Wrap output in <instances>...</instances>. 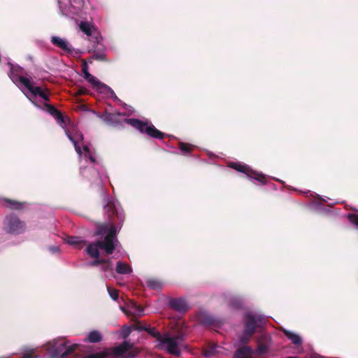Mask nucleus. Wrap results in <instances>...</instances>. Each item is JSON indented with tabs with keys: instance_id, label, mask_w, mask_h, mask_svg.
Listing matches in <instances>:
<instances>
[{
	"instance_id": "8",
	"label": "nucleus",
	"mask_w": 358,
	"mask_h": 358,
	"mask_svg": "<svg viewBox=\"0 0 358 358\" xmlns=\"http://www.w3.org/2000/svg\"><path fill=\"white\" fill-rule=\"evenodd\" d=\"M26 228L25 222L21 220L15 214L10 213L6 215L3 222V229L5 233L19 235L24 233Z\"/></svg>"
},
{
	"instance_id": "15",
	"label": "nucleus",
	"mask_w": 358,
	"mask_h": 358,
	"mask_svg": "<svg viewBox=\"0 0 358 358\" xmlns=\"http://www.w3.org/2000/svg\"><path fill=\"white\" fill-rule=\"evenodd\" d=\"M51 43L69 55H72L74 52H76L75 50L66 41L59 36H52L51 38Z\"/></svg>"
},
{
	"instance_id": "36",
	"label": "nucleus",
	"mask_w": 358,
	"mask_h": 358,
	"mask_svg": "<svg viewBox=\"0 0 358 358\" xmlns=\"http://www.w3.org/2000/svg\"><path fill=\"white\" fill-rule=\"evenodd\" d=\"M108 291L110 296L113 300H117L118 299L119 293H118V291L117 289H113V288H110V287H108Z\"/></svg>"
},
{
	"instance_id": "27",
	"label": "nucleus",
	"mask_w": 358,
	"mask_h": 358,
	"mask_svg": "<svg viewBox=\"0 0 358 358\" xmlns=\"http://www.w3.org/2000/svg\"><path fill=\"white\" fill-rule=\"evenodd\" d=\"M151 336L156 338V340L159 342L163 334H162L159 331H157L155 327H151L148 326L146 331Z\"/></svg>"
},
{
	"instance_id": "32",
	"label": "nucleus",
	"mask_w": 358,
	"mask_h": 358,
	"mask_svg": "<svg viewBox=\"0 0 358 358\" xmlns=\"http://www.w3.org/2000/svg\"><path fill=\"white\" fill-rule=\"evenodd\" d=\"M38 356L35 355L34 349H29L23 352L21 358H37Z\"/></svg>"
},
{
	"instance_id": "45",
	"label": "nucleus",
	"mask_w": 358,
	"mask_h": 358,
	"mask_svg": "<svg viewBox=\"0 0 358 358\" xmlns=\"http://www.w3.org/2000/svg\"><path fill=\"white\" fill-rule=\"evenodd\" d=\"M253 350L252 348L248 346V358H250L253 354Z\"/></svg>"
},
{
	"instance_id": "2",
	"label": "nucleus",
	"mask_w": 358,
	"mask_h": 358,
	"mask_svg": "<svg viewBox=\"0 0 358 358\" xmlns=\"http://www.w3.org/2000/svg\"><path fill=\"white\" fill-rule=\"evenodd\" d=\"M105 213L107 215L110 221L108 233L104 236L103 243H100L101 245L107 249L108 252H113L117 247L118 241L116 237L117 225H122L124 219V215L122 212L117 210L115 202L108 201L104 206Z\"/></svg>"
},
{
	"instance_id": "46",
	"label": "nucleus",
	"mask_w": 358,
	"mask_h": 358,
	"mask_svg": "<svg viewBox=\"0 0 358 358\" xmlns=\"http://www.w3.org/2000/svg\"><path fill=\"white\" fill-rule=\"evenodd\" d=\"M86 92V90L85 88H80L78 90V94L80 95L84 94Z\"/></svg>"
},
{
	"instance_id": "31",
	"label": "nucleus",
	"mask_w": 358,
	"mask_h": 358,
	"mask_svg": "<svg viewBox=\"0 0 358 358\" xmlns=\"http://www.w3.org/2000/svg\"><path fill=\"white\" fill-rule=\"evenodd\" d=\"M52 117L60 124H66V120H68L63 115V114L59 110H57V111L54 114V115H52Z\"/></svg>"
},
{
	"instance_id": "44",
	"label": "nucleus",
	"mask_w": 358,
	"mask_h": 358,
	"mask_svg": "<svg viewBox=\"0 0 358 358\" xmlns=\"http://www.w3.org/2000/svg\"><path fill=\"white\" fill-rule=\"evenodd\" d=\"M83 150L85 152V155L86 156H87V155H90V148L87 145H83Z\"/></svg>"
},
{
	"instance_id": "37",
	"label": "nucleus",
	"mask_w": 358,
	"mask_h": 358,
	"mask_svg": "<svg viewBox=\"0 0 358 358\" xmlns=\"http://www.w3.org/2000/svg\"><path fill=\"white\" fill-rule=\"evenodd\" d=\"M44 107L52 116L57 111V109L55 106L48 103H44Z\"/></svg>"
},
{
	"instance_id": "52",
	"label": "nucleus",
	"mask_w": 358,
	"mask_h": 358,
	"mask_svg": "<svg viewBox=\"0 0 358 358\" xmlns=\"http://www.w3.org/2000/svg\"><path fill=\"white\" fill-rule=\"evenodd\" d=\"M313 358H323V357H313Z\"/></svg>"
},
{
	"instance_id": "42",
	"label": "nucleus",
	"mask_w": 358,
	"mask_h": 358,
	"mask_svg": "<svg viewBox=\"0 0 358 358\" xmlns=\"http://www.w3.org/2000/svg\"><path fill=\"white\" fill-rule=\"evenodd\" d=\"M104 89H107L108 90V91L110 92V95H111V97L114 99V100H118V98L117 96H116L115 93L114 92V91L108 86V87H103Z\"/></svg>"
},
{
	"instance_id": "18",
	"label": "nucleus",
	"mask_w": 358,
	"mask_h": 358,
	"mask_svg": "<svg viewBox=\"0 0 358 358\" xmlns=\"http://www.w3.org/2000/svg\"><path fill=\"white\" fill-rule=\"evenodd\" d=\"M247 176L248 178L255 180L262 185H265L267 182V178L265 175L254 171L248 166Z\"/></svg>"
},
{
	"instance_id": "21",
	"label": "nucleus",
	"mask_w": 358,
	"mask_h": 358,
	"mask_svg": "<svg viewBox=\"0 0 358 358\" xmlns=\"http://www.w3.org/2000/svg\"><path fill=\"white\" fill-rule=\"evenodd\" d=\"M282 331L286 336V337L289 339L292 343L294 345H300L302 343V339L301 336L291 331L287 330L285 329H282Z\"/></svg>"
},
{
	"instance_id": "16",
	"label": "nucleus",
	"mask_w": 358,
	"mask_h": 358,
	"mask_svg": "<svg viewBox=\"0 0 358 358\" xmlns=\"http://www.w3.org/2000/svg\"><path fill=\"white\" fill-rule=\"evenodd\" d=\"M169 306L177 312L185 313L188 310L186 301L182 298H173L169 301Z\"/></svg>"
},
{
	"instance_id": "4",
	"label": "nucleus",
	"mask_w": 358,
	"mask_h": 358,
	"mask_svg": "<svg viewBox=\"0 0 358 358\" xmlns=\"http://www.w3.org/2000/svg\"><path fill=\"white\" fill-rule=\"evenodd\" d=\"M80 347L79 344L67 345L64 341H53L48 343V350L52 358H83L76 353Z\"/></svg>"
},
{
	"instance_id": "29",
	"label": "nucleus",
	"mask_w": 358,
	"mask_h": 358,
	"mask_svg": "<svg viewBox=\"0 0 358 358\" xmlns=\"http://www.w3.org/2000/svg\"><path fill=\"white\" fill-rule=\"evenodd\" d=\"M92 60L105 62L106 61V55L103 52H94L92 56L88 59V62L92 63Z\"/></svg>"
},
{
	"instance_id": "35",
	"label": "nucleus",
	"mask_w": 358,
	"mask_h": 358,
	"mask_svg": "<svg viewBox=\"0 0 358 358\" xmlns=\"http://www.w3.org/2000/svg\"><path fill=\"white\" fill-rule=\"evenodd\" d=\"M50 92L48 89L45 88L43 90V92L40 94L39 96L42 98L45 101H50Z\"/></svg>"
},
{
	"instance_id": "33",
	"label": "nucleus",
	"mask_w": 358,
	"mask_h": 358,
	"mask_svg": "<svg viewBox=\"0 0 358 358\" xmlns=\"http://www.w3.org/2000/svg\"><path fill=\"white\" fill-rule=\"evenodd\" d=\"M347 217L350 222L357 227H358V215L355 213H349Z\"/></svg>"
},
{
	"instance_id": "43",
	"label": "nucleus",
	"mask_w": 358,
	"mask_h": 358,
	"mask_svg": "<svg viewBox=\"0 0 358 358\" xmlns=\"http://www.w3.org/2000/svg\"><path fill=\"white\" fill-rule=\"evenodd\" d=\"M135 309L141 315H143V308L141 306L135 305Z\"/></svg>"
},
{
	"instance_id": "34",
	"label": "nucleus",
	"mask_w": 358,
	"mask_h": 358,
	"mask_svg": "<svg viewBox=\"0 0 358 358\" xmlns=\"http://www.w3.org/2000/svg\"><path fill=\"white\" fill-rule=\"evenodd\" d=\"M69 140L73 143L75 150L78 155L81 157L82 156V150L81 148L78 145V142L70 135H68Z\"/></svg>"
},
{
	"instance_id": "28",
	"label": "nucleus",
	"mask_w": 358,
	"mask_h": 358,
	"mask_svg": "<svg viewBox=\"0 0 358 358\" xmlns=\"http://www.w3.org/2000/svg\"><path fill=\"white\" fill-rule=\"evenodd\" d=\"M79 27H80V30L83 33H85L86 35H87L88 36H92V29H91V26H90V23L85 22V21H82L80 23Z\"/></svg>"
},
{
	"instance_id": "6",
	"label": "nucleus",
	"mask_w": 358,
	"mask_h": 358,
	"mask_svg": "<svg viewBox=\"0 0 358 358\" xmlns=\"http://www.w3.org/2000/svg\"><path fill=\"white\" fill-rule=\"evenodd\" d=\"M124 122L134 128L138 130L142 134H146L149 136L157 138L163 139L166 134L158 130L152 124L148 122H143L136 118H125Z\"/></svg>"
},
{
	"instance_id": "26",
	"label": "nucleus",
	"mask_w": 358,
	"mask_h": 358,
	"mask_svg": "<svg viewBox=\"0 0 358 358\" xmlns=\"http://www.w3.org/2000/svg\"><path fill=\"white\" fill-rule=\"evenodd\" d=\"M228 166L236 170L238 172L246 173V166L239 162H229Z\"/></svg>"
},
{
	"instance_id": "11",
	"label": "nucleus",
	"mask_w": 358,
	"mask_h": 358,
	"mask_svg": "<svg viewBox=\"0 0 358 358\" xmlns=\"http://www.w3.org/2000/svg\"><path fill=\"white\" fill-rule=\"evenodd\" d=\"M235 347L237 348L234 353V358H246V322L244 323V329L242 335Z\"/></svg>"
},
{
	"instance_id": "9",
	"label": "nucleus",
	"mask_w": 358,
	"mask_h": 358,
	"mask_svg": "<svg viewBox=\"0 0 358 358\" xmlns=\"http://www.w3.org/2000/svg\"><path fill=\"white\" fill-rule=\"evenodd\" d=\"M96 116L101 119L105 123L108 125H112L114 127L121 126L122 125V122L118 118V116H124V113H111L107 111L103 114L96 113Z\"/></svg>"
},
{
	"instance_id": "51",
	"label": "nucleus",
	"mask_w": 358,
	"mask_h": 358,
	"mask_svg": "<svg viewBox=\"0 0 358 358\" xmlns=\"http://www.w3.org/2000/svg\"><path fill=\"white\" fill-rule=\"evenodd\" d=\"M243 318H244V319H245V318H246V313H245V314L243 315Z\"/></svg>"
},
{
	"instance_id": "30",
	"label": "nucleus",
	"mask_w": 358,
	"mask_h": 358,
	"mask_svg": "<svg viewBox=\"0 0 358 358\" xmlns=\"http://www.w3.org/2000/svg\"><path fill=\"white\" fill-rule=\"evenodd\" d=\"M242 305L243 301L238 297H233L230 299L229 306L234 309L240 308Z\"/></svg>"
},
{
	"instance_id": "19",
	"label": "nucleus",
	"mask_w": 358,
	"mask_h": 358,
	"mask_svg": "<svg viewBox=\"0 0 358 358\" xmlns=\"http://www.w3.org/2000/svg\"><path fill=\"white\" fill-rule=\"evenodd\" d=\"M66 241L69 245H73L78 249L83 248V247L87 243V241L83 240L78 236H67Z\"/></svg>"
},
{
	"instance_id": "40",
	"label": "nucleus",
	"mask_w": 358,
	"mask_h": 358,
	"mask_svg": "<svg viewBox=\"0 0 358 358\" xmlns=\"http://www.w3.org/2000/svg\"><path fill=\"white\" fill-rule=\"evenodd\" d=\"M101 268L104 271L112 270V264L108 259H106V262L102 264Z\"/></svg>"
},
{
	"instance_id": "38",
	"label": "nucleus",
	"mask_w": 358,
	"mask_h": 358,
	"mask_svg": "<svg viewBox=\"0 0 358 358\" xmlns=\"http://www.w3.org/2000/svg\"><path fill=\"white\" fill-rule=\"evenodd\" d=\"M148 327V325L145 324H143L141 322H138L137 323L135 324L134 325V328L135 329L138 330V331H147V329Z\"/></svg>"
},
{
	"instance_id": "17",
	"label": "nucleus",
	"mask_w": 358,
	"mask_h": 358,
	"mask_svg": "<svg viewBox=\"0 0 358 358\" xmlns=\"http://www.w3.org/2000/svg\"><path fill=\"white\" fill-rule=\"evenodd\" d=\"M3 201L8 208L11 210H21L24 208L26 202H21L15 199L3 198Z\"/></svg>"
},
{
	"instance_id": "12",
	"label": "nucleus",
	"mask_w": 358,
	"mask_h": 358,
	"mask_svg": "<svg viewBox=\"0 0 358 358\" xmlns=\"http://www.w3.org/2000/svg\"><path fill=\"white\" fill-rule=\"evenodd\" d=\"M13 82L19 83L25 87L34 96H39L43 92L41 87H34L28 78L24 76H17Z\"/></svg>"
},
{
	"instance_id": "25",
	"label": "nucleus",
	"mask_w": 358,
	"mask_h": 358,
	"mask_svg": "<svg viewBox=\"0 0 358 358\" xmlns=\"http://www.w3.org/2000/svg\"><path fill=\"white\" fill-rule=\"evenodd\" d=\"M109 227L110 222L98 225L95 234L98 236L106 235L108 233Z\"/></svg>"
},
{
	"instance_id": "1",
	"label": "nucleus",
	"mask_w": 358,
	"mask_h": 358,
	"mask_svg": "<svg viewBox=\"0 0 358 358\" xmlns=\"http://www.w3.org/2000/svg\"><path fill=\"white\" fill-rule=\"evenodd\" d=\"M267 323L268 319L264 315L248 311V341L255 334H258V336L256 338L257 347L255 349V352L258 355H264L268 352L269 336L265 332Z\"/></svg>"
},
{
	"instance_id": "7",
	"label": "nucleus",
	"mask_w": 358,
	"mask_h": 358,
	"mask_svg": "<svg viewBox=\"0 0 358 358\" xmlns=\"http://www.w3.org/2000/svg\"><path fill=\"white\" fill-rule=\"evenodd\" d=\"M124 122L134 128L138 130L142 134H146L149 136L157 138L163 139L166 134L158 130L152 124L148 122H143L136 118H125Z\"/></svg>"
},
{
	"instance_id": "10",
	"label": "nucleus",
	"mask_w": 358,
	"mask_h": 358,
	"mask_svg": "<svg viewBox=\"0 0 358 358\" xmlns=\"http://www.w3.org/2000/svg\"><path fill=\"white\" fill-rule=\"evenodd\" d=\"M82 71L84 74V78L91 83L94 87L98 90H101L102 87H108V85L101 83L96 77L89 73L87 62L85 59L82 60Z\"/></svg>"
},
{
	"instance_id": "14",
	"label": "nucleus",
	"mask_w": 358,
	"mask_h": 358,
	"mask_svg": "<svg viewBox=\"0 0 358 358\" xmlns=\"http://www.w3.org/2000/svg\"><path fill=\"white\" fill-rule=\"evenodd\" d=\"M199 320L201 324L210 327L219 328L223 324L222 320H217L214 317L206 313L201 314L199 316Z\"/></svg>"
},
{
	"instance_id": "24",
	"label": "nucleus",
	"mask_w": 358,
	"mask_h": 358,
	"mask_svg": "<svg viewBox=\"0 0 358 358\" xmlns=\"http://www.w3.org/2000/svg\"><path fill=\"white\" fill-rule=\"evenodd\" d=\"M178 148L183 154L188 155L192 152L195 146L190 143L179 142Z\"/></svg>"
},
{
	"instance_id": "39",
	"label": "nucleus",
	"mask_w": 358,
	"mask_h": 358,
	"mask_svg": "<svg viewBox=\"0 0 358 358\" xmlns=\"http://www.w3.org/2000/svg\"><path fill=\"white\" fill-rule=\"evenodd\" d=\"M96 259L90 263V266H96L99 264H102L103 263L106 262V259H99L95 258Z\"/></svg>"
},
{
	"instance_id": "22",
	"label": "nucleus",
	"mask_w": 358,
	"mask_h": 358,
	"mask_svg": "<svg viewBox=\"0 0 358 358\" xmlns=\"http://www.w3.org/2000/svg\"><path fill=\"white\" fill-rule=\"evenodd\" d=\"M132 269L131 266L126 263H123L121 262H117L116 266V272L119 274H129L131 273Z\"/></svg>"
},
{
	"instance_id": "48",
	"label": "nucleus",
	"mask_w": 358,
	"mask_h": 358,
	"mask_svg": "<svg viewBox=\"0 0 358 358\" xmlns=\"http://www.w3.org/2000/svg\"><path fill=\"white\" fill-rule=\"evenodd\" d=\"M80 140H83V134H80Z\"/></svg>"
},
{
	"instance_id": "5",
	"label": "nucleus",
	"mask_w": 358,
	"mask_h": 358,
	"mask_svg": "<svg viewBox=\"0 0 358 358\" xmlns=\"http://www.w3.org/2000/svg\"><path fill=\"white\" fill-rule=\"evenodd\" d=\"M184 339V334L182 332H179L174 336H171L169 332H166L159 341L157 348L166 350L173 356L180 357L181 355L180 345Z\"/></svg>"
},
{
	"instance_id": "13",
	"label": "nucleus",
	"mask_w": 358,
	"mask_h": 358,
	"mask_svg": "<svg viewBox=\"0 0 358 358\" xmlns=\"http://www.w3.org/2000/svg\"><path fill=\"white\" fill-rule=\"evenodd\" d=\"M100 243H103V241L102 240L96 241L88 244L86 248V252L89 256L92 258H99L100 256L99 249L104 250L107 255H111L113 253L108 252L107 249L103 248Z\"/></svg>"
},
{
	"instance_id": "47",
	"label": "nucleus",
	"mask_w": 358,
	"mask_h": 358,
	"mask_svg": "<svg viewBox=\"0 0 358 358\" xmlns=\"http://www.w3.org/2000/svg\"><path fill=\"white\" fill-rule=\"evenodd\" d=\"M87 155L89 156V158H90V161H91L92 162H95V158H94V157L91 156V155H90H90Z\"/></svg>"
},
{
	"instance_id": "20",
	"label": "nucleus",
	"mask_w": 358,
	"mask_h": 358,
	"mask_svg": "<svg viewBox=\"0 0 358 358\" xmlns=\"http://www.w3.org/2000/svg\"><path fill=\"white\" fill-rule=\"evenodd\" d=\"M103 336L101 333L99 331L93 330L87 334V336L85 339V341L95 343L101 342Z\"/></svg>"
},
{
	"instance_id": "3",
	"label": "nucleus",
	"mask_w": 358,
	"mask_h": 358,
	"mask_svg": "<svg viewBox=\"0 0 358 358\" xmlns=\"http://www.w3.org/2000/svg\"><path fill=\"white\" fill-rule=\"evenodd\" d=\"M140 349L124 341L116 347L108 348L102 352L92 353L83 358H135Z\"/></svg>"
},
{
	"instance_id": "50",
	"label": "nucleus",
	"mask_w": 358,
	"mask_h": 358,
	"mask_svg": "<svg viewBox=\"0 0 358 358\" xmlns=\"http://www.w3.org/2000/svg\"><path fill=\"white\" fill-rule=\"evenodd\" d=\"M286 358H298V357H287Z\"/></svg>"
},
{
	"instance_id": "23",
	"label": "nucleus",
	"mask_w": 358,
	"mask_h": 358,
	"mask_svg": "<svg viewBox=\"0 0 358 358\" xmlns=\"http://www.w3.org/2000/svg\"><path fill=\"white\" fill-rule=\"evenodd\" d=\"M145 282L147 286L152 289L159 290L162 287V282L155 278H148Z\"/></svg>"
},
{
	"instance_id": "41",
	"label": "nucleus",
	"mask_w": 358,
	"mask_h": 358,
	"mask_svg": "<svg viewBox=\"0 0 358 358\" xmlns=\"http://www.w3.org/2000/svg\"><path fill=\"white\" fill-rule=\"evenodd\" d=\"M215 353V350H214V348H212L210 349H208V350H206L203 352V355L205 357H210L212 355H213Z\"/></svg>"
},
{
	"instance_id": "49",
	"label": "nucleus",
	"mask_w": 358,
	"mask_h": 358,
	"mask_svg": "<svg viewBox=\"0 0 358 358\" xmlns=\"http://www.w3.org/2000/svg\"><path fill=\"white\" fill-rule=\"evenodd\" d=\"M32 102L34 103V105H35L36 106L39 107V106H38L37 103H35V102H34V101H32Z\"/></svg>"
}]
</instances>
